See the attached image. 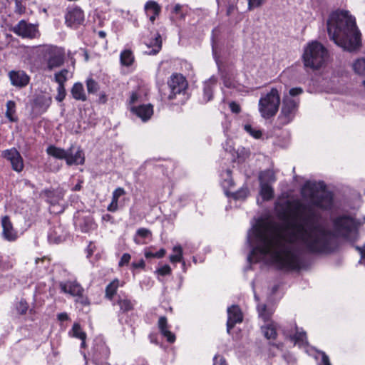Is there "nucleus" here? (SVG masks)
<instances>
[{"label": "nucleus", "mask_w": 365, "mask_h": 365, "mask_svg": "<svg viewBox=\"0 0 365 365\" xmlns=\"http://www.w3.org/2000/svg\"><path fill=\"white\" fill-rule=\"evenodd\" d=\"M302 197L309 201L306 205L299 200L287 201V210L282 218L289 220L287 229L255 226L248 233L247 242L252 250L247 259L257 262L269 257L279 269H299L302 259L298 245L312 254H329L336 247V237L322 222L321 215L313 207L329 210L333 195L326 189L324 182L307 181L302 187Z\"/></svg>", "instance_id": "obj_1"}, {"label": "nucleus", "mask_w": 365, "mask_h": 365, "mask_svg": "<svg viewBox=\"0 0 365 365\" xmlns=\"http://www.w3.org/2000/svg\"><path fill=\"white\" fill-rule=\"evenodd\" d=\"M327 27L330 39L344 50L352 52L361 48V32L355 18L348 11L332 12L327 20Z\"/></svg>", "instance_id": "obj_2"}, {"label": "nucleus", "mask_w": 365, "mask_h": 365, "mask_svg": "<svg viewBox=\"0 0 365 365\" xmlns=\"http://www.w3.org/2000/svg\"><path fill=\"white\" fill-rule=\"evenodd\" d=\"M47 163H49L50 170L52 171H57L60 169L61 164L57 163L56 165L52 166V161L56 159L65 160L67 165H82L84 163L85 158L84 153L79 148L74 151L73 148H70L68 150H63L55 146H49L47 148Z\"/></svg>", "instance_id": "obj_3"}, {"label": "nucleus", "mask_w": 365, "mask_h": 365, "mask_svg": "<svg viewBox=\"0 0 365 365\" xmlns=\"http://www.w3.org/2000/svg\"><path fill=\"white\" fill-rule=\"evenodd\" d=\"M327 58V50L317 41L309 43L304 48L303 60L306 67L318 69L325 63Z\"/></svg>", "instance_id": "obj_4"}, {"label": "nucleus", "mask_w": 365, "mask_h": 365, "mask_svg": "<svg viewBox=\"0 0 365 365\" xmlns=\"http://www.w3.org/2000/svg\"><path fill=\"white\" fill-rule=\"evenodd\" d=\"M280 104V96L278 90L272 88L269 92L262 96L259 101V112L261 116L269 119L276 115Z\"/></svg>", "instance_id": "obj_5"}, {"label": "nucleus", "mask_w": 365, "mask_h": 365, "mask_svg": "<svg viewBox=\"0 0 365 365\" xmlns=\"http://www.w3.org/2000/svg\"><path fill=\"white\" fill-rule=\"evenodd\" d=\"M333 227L337 235L349 239L350 235L356 229V222L354 218L344 215L334 220Z\"/></svg>", "instance_id": "obj_6"}, {"label": "nucleus", "mask_w": 365, "mask_h": 365, "mask_svg": "<svg viewBox=\"0 0 365 365\" xmlns=\"http://www.w3.org/2000/svg\"><path fill=\"white\" fill-rule=\"evenodd\" d=\"M298 108V102L289 96L283 98L282 106L277 121L281 126L289 123L294 118Z\"/></svg>", "instance_id": "obj_7"}, {"label": "nucleus", "mask_w": 365, "mask_h": 365, "mask_svg": "<svg viewBox=\"0 0 365 365\" xmlns=\"http://www.w3.org/2000/svg\"><path fill=\"white\" fill-rule=\"evenodd\" d=\"M168 85L170 88L168 95L169 100L176 98L177 95L184 93L187 88L186 78L180 73H173L168 81Z\"/></svg>", "instance_id": "obj_8"}, {"label": "nucleus", "mask_w": 365, "mask_h": 365, "mask_svg": "<svg viewBox=\"0 0 365 365\" xmlns=\"http://www.w3.org/2000/svg\"><path fill=\"white\" fill-rule=\"evenodd\" d=\"M10 30L22 38H34L38 33L36 26L32 24L28 23L25 20L19 21V23Z\"/></svg>", "instance_id": "obj_9"}, {"label": "nucleus", "mask_w": 365, "mask_h": 365, "mask_svg": "<svg viewBox=\"0 0 365 365\" xmlns=\"http://www.w3.org/2000/svg\"><path fill=\"white\" fill-rule=\"evenodd\" d=\"M65 21L68 27L77 29L85 21L83 11L78 6L68 8L65 15Z\"/></svg>", "instance_id": "obj_10"}, {"label": "nucleus", "mask_w": 365, "mask_h": 365, "mask_svg": "<svg viewBox=\"0 0 365 365\" xmlns=\"http://www.w3.org/2000/svg\"><path fill=\"white\" fill-rule=\"evenodd\" d=\"M47 53L48 54L47 66L49 68L58 67L63 63L65 59L63 48L52 45L47 46Z\"/></svg>", "instance_id": "obj_11"}, {"label": "nucleus", "mask_w": 365, "mask_h": 365, "mask_svg": "<svg viewBox=\"0 0 365 365\" xmlns=\"http://www.w3.org/2000/svg\"><path fill=\"white\" fill-rule=\"evenodd\" d=\"M2 158L11 163L12 169L16 172H21L24 169V161L19 152L14 148L2 151Z\"/></svg>", "instance_id": "obj_12"}, {"label": "nucleus", "mask_w": 365, "mask_h": 365, "mask_svg": "<svg viewBox=\"0 0 365 365\" xmlns=\"http://www.w3.org/2000/svg\"><path fill=\"white\" fill-rule=\"evenodd\" d=\"M11 84L18 88L27 86L30 82V76L23 70H11L8 73Z\"/></svg>", "instance_id": "obj_13"}, {"label": "nucleus", "mask_w": 365, "mask_h": 365, "mask_svg": "<svg viewBox=\"0 0 365 365\" xmlns=\"http://www.w3.org/2000/svg\"><path fill=\"white\" fill-rule=\"evenodd\" d=\"M92 359L96 365L106 361L110 356V349L103 341L96 342L92 348Z\"/></svg>", "instance_id": "obj_14"}, {"label": "nucleus", "mask_w": 365, "mask_h": 365, "mask_svg": "<svg viewBox=\"0 0 365 365\" xmlns=\"http://www.w3.org/2000/svg\"><path fill=\"white\" fill-rule=\"evenodd\" d=\"M68 71L67 69H62L56 73L53 76V81L58 83L57 95L55 99L58 102H62L66 96V91L64 83L68 80Z\"/></svg>", "instance_id": "obj_15"}, {"label": "nucleus", "mask_w": 365, "mask_h": 365, "mask_svg": "<svg viewBox=\"0 0 365 365\" xmlns=\"http://www.w3.org/2000/svg\"><path fill=\"white\" fill-rule=\"evenodd\" d=\"M31 114L36 117L46 110V95L42 91L37 93L33 96V99L31 102Z\"/></svg>", "instance_id": "obj_16"}, {"label": "nucleus", "mask_w": 365, "mask_h": 365, "mask_svg": "<svg viewBox=\"0 0 365 365\" xmlns=\"http://www.w3.org/2000/svg\"><path fill=\"white\" fill-rule=\"evenodd\" d=\"M2 236L9 241L14 242L18 238V232L14 228L13 224L9 216L5 215L1 218Z\"/></svg>", "instance_id": "obj_17"}, {"label": "nucleus", "mask_w": 365, "mask_h": 365, "mask_svg": "<svg viewBox=\"0 0 365 365\" xmlns=\"http://www.w3.org/2000/svg\"><path fill=\"white\" fill-rule=\"evenodd\" d=\"M113 304H117L119 307L118 315L119 317H120L122 314H126L133 310L135 305V302L129 298L128 295L123 294H119L118 296V299L115 302L113 303Z\"/></svg>", "instance_id": "obj_18"}, {"label": "nucleus", "mask_w": 365, "mask_h": 365, "mask_svg": "<svg viewBox=\"0 0 365 365\" xmlns=\"http://www.w3.org/2000/svg\"><path fill=\"white\" fill-rule=\"evenodd\" d=\"M242 312L238 306L232 305L227 309V331L229 333L237 323L242 322Z\"/></svg>", "instance_id": "obj_19"}, {"label": "nucleus", "mask_w": 365, "mask_h": 365, "mask_svg": "<svg viewBox=\"0 0 365 365\" xmlns=\"http://www.w3.org/2000/svg\"><path fill=\"white\" fill-rule=\"evenodd\" d=\"M130 111L139 117L143 121H147L153 114V108L151 104H143L139 106H131Z\"/></svg>", "instance_id": "obj_20"}, {"label": "nucleus", "mask_w": 365, "mask_h": 365, "mask_svg": "<svg viewBox=\"0 0 365 365\" xmlns=\"http://www.w3.org/2000/svg\"><path fill=\"white\" fill-rule=\"evenodd\" d=\"M60 287L63 293H68L73 297H77L83 294L84 289L76 281H69L67 282H61Z\"/></svg>", "instance_id": "obj_21"}, {"label": "nucleus", "mask_w": 365, "mask_h": 365, "mask_svg": "<svg viewBox=\"0 0 365 365\" xmlns=\"http://www.w3.org/2000/svg\"><path fill=\"white\" fill-rule=\"evenodd\" d=\"M158 325L161 334L166 338L168 342L173 343L175 341V336L169 330L170 326L167 318L164 316L160 317L158 319Z\"/></svg>", "instance_id": "obj_22"}, {"label": "nucleus", "mask_w": 365, "mask_h": 365, "mask_svg": "<svg viewBox=\"0 0 365 365\" xmlns=\"http://www.w3.org/2000/svg\"><path fill=\"white\" fill-rule=\"evenodd\" d=\"M145 11L150 21L153 22L161 11L160 6L155 1H148L145 4Z\"/></svg>", "instance_id": "obj_23"}, {"label": "nucleus", "mask_w": 365, "mask_h": 365, "mask_svg": "<svg viewBox=\"0 0 365 365\" xmlns=\"http://www.w3.org/2000/svg\"><path fill=\"white\" fill-rule=\"evenodd\" d=\"M124 282H120L117 278L112 280L106 287L105 289V298L109 301H113L114 296L116 294L117 290L120 287H123Z\"/></svg>", "instance_id": "obj_24"}, {"label": "nucleus", "mask_w": 365, "mask_h": 365, "mask_svg": "<svg viewBox=\"0 0 365 365\" xmlns=\"http://www.w3.org/2000/svg\"><path fill=\"white\" fill-rule=\"evenodd\" d=\"M287 336L290 338L292 341L299 346H303L307 344L306 332L302 329L299 330L297 326H295L294 333H287Z\"/></svg>", "instance_id": "obj_25"}, {"label": "nucleus", "mask_w": 365, "mask_h": 365, "mask_svg": "<svg viewBox=\"0 0 365 365\" xmlns=\"http://www.w3.org/2000/svg\"><path fill=\"white\" fill-rule=\"evenodd\" d=\"M125 195V190L123 187H117L112 193L111 202L108 206V210L115 212L118 209V200L120 197Z\"/></svg>", "instance_id": "obj_26"}, {"label": "nucleus", "mask_w": 365, "mask_h": 365, "mask_svg": "<svg viewBox=\"0 0 365 365\" xmlns=\"http://www.w3.org/2000/svg\"><path fill=\"white\" fill-rule=\"evenodd\" d=\"M216 79L213 77L205 82L203 87V100L205 103L212 100L213 88L216 86Z\"/></svg>", "instance_id": "obj_27"}, {"label": "nucleus", "mask_w": 365, "mask_h": 365, "mask_svg": "<svg viewBox=\"0 0 365 365\" xmlns=\"http://www.w3.org/2000/svg\"><path fill=\"white\" fill-rule=\"evenodd\" d=\"M162 48L161 36L159 34H156L154 39L148 44V50L145 53L148 55H156L160 52Z\"/></svg>", "instance_id": "obj_28"}, {"label": "nucleus", "mask_w": 365, "mask_h": 365, "mask_svg": "<svg viewBox=\"0 0 365 365\" xmlns=\"http://www.w3.org/2000/svg\"><path fill=\"white\" fill-rule=\"evenodd\" d=\"M71 92L73 98L77 101H86L87 100L86 94L81 83H75Z\"/></svg>", "instance_id": "obj_29"}, {"label": "nucleus", "mask_w": 365, "mask_h": 365, "mask_svg": "<svg viewBox=\"0 0 365 365\" xmlns=\"http://www.w3.org/2000/svg\"><path fill=\"white\" fill-rule=\"evenodd\" d=\"M63 192L61 189L57 188L53 191L47 190V201L53 207L59 204V202L63 199Z\"/></svg>", "instance_id": "obj_30"}, {"label": "nucleus", "mask_w": 365, "mask_h": 365, "mask_svg": "<svg viewBox=\"0 0 365 365\" xmlns=\"http://www.w3.org/2000/svg\"><path fill=\"white\" fill-rule=\"evenodd\" d=\"M259 184L271 185L274 182L276 181V177L274 171L268 169L260 172L259 175Z\"/></svg>", "instance_id": "obj_31"}, {"label": "nucleus", "mask_w": 365, "mask_h": 365, "mask_svg": "<svg viewBox=\"0 0 365 365\" xmlns=\"http://www.w3.org/2000/svg\"><path fill=\"white\" fill-rule=\"evenodd\" d=\"M173 254L170 255L169 259L172 263L182 262V266L185 265V262L183 260L182 248L180 245H176L173 248Z\"/></svg>", "instance_id": "obj_32"}, {"label": "nucleus", "mask_w": 365, "mask_h": 365, "mask_svg": "<svg viewBox=\"0 0 365 365\" xmlns=\"http://www.w3.org/2000/svg\"><path fill=\"white\" fill-rule=\"evenodd\" d=\"M5 115L10 122L18 121V117L16 115V103L14 101H7Z\"/></svg>", "instance_id": "obj_33"}, {"label": "nucleus", "mask_w": 365, "mask_h": 365, "mask_svg": "<svg viewBox=\"0 0 365 365\" xmlns=\"http://www.w3.org/2000/svg\"><path fill=\"white\" fill-rule=\"evenodd\" d=\"M352 68L354 73L359 76H365V56L354 60L352 63Z\"/></svg>", "instance_id": "obj_34"}, {"label": "nucleus", "mask_w": 365, "mask_h": 365, "mask_svg": "<svg viewBox=\"0 0 365 365\" xmlns=\"http://www.w3.org/2000/svg\"><path fill=\"white\" fill-rule=\"evenodd\" d=\"M257 312L259 317L264 322H268L271 319L274 310L272 307H267L265 304H260L257 306Z\"/></svg>", "instance_id": "obj_35"}, {"label": "nucleus", "mask_w": 365, "mask_h": 365, "mask_svg": "<svg viewBox=\"0 0 365 365\" xmlns=\"http://www.w3.org/2000/svg\"><path fill=\"white\" fill-rule=\"evenodd\" d=\"M134 56L133 52L129 49H125L120 53V63L125 66H130L134 61Z\"/></svg>", "instance_id": "obj_36"}, {"label": "nucleus", "mask_w": 365, "mask_h": 365, "mask_svg": "<svg viewBox=\"0 0 365 365\" xmlns=\"http://www.w3.org/2000/svg\"><path fill=\"white\" fill-rule=\"evenodd\" d=\"M262 331L267 339H275L277 338L276 327L273 322L262 326Z\"/></svg>", "instance_id": "obj_37"}, {"label": "nucleus", "mask_w": 365, "mask_h": 365, "mask_svg": "<svg viewBox=\"0 0 365 365\" xmlns=\"http://www.w3.org/2000/svg\"><path fill=\"white\" fill-rule=\"evenodd\" d=\"M79 227L83 232H88L96 227L93 220L90 217H83L79 222Z\"/></svg>", "instance_id": "obj_38"}, {"label": "nucleus", "mask_w": 365, "mask_h": 365, "mask_svg": "<svg viewBox=\"0 0 365 365\" xmlns=\"http://www.w3.org/2000/svg\"><path fill=\"white\" fill-rule=\"evenodd\" d=\"M172 13L175 16L176 18L182 19L188 13V7L185 5L176 4L173 7Z\"/></svg>", "instance_id": "obj_39"}, {"label": "nucleus", "mask_w": 365, "mask_h": 365, "mask_svg": "<svg viewBox=\"0 0 365 365\" xmlns=\"http://www.w3.org/2000/svg\"><path fill=\"white\" fill-rule=\"evenodd\" d=\"M260 195L264 200H269L274 196V190L271 185L260 184Z\"/></svg>", "instance_id": "obj_40"}, {"label": "nucleus", "mask_w": 365, "mask_h": 365, "mask_svg": "<svg viewBox=\"0 0 365 365\" xmlns=\"http://www.w3.org/2000/svg\"><path fill=\"white\" fill-rule=\"evenodd\" d=\"M62 229L61 227H54L53 230L51 232L48 236V241L52 243H60L63 241V237L61 235Z\"/></svg>", "instance_id": "obj_41"}, {"label": "nucleus", "mask_w": 365, "mask_h": 365, "mask_svg": "<svg viewBox=\"0 0 365 365\" xmlns=\"http://www.w3.org/2000/svg\"><path fill=\"white\" fill-rule=\"evenodd\" d=\"M71 331L73 333V336L76 338H78L82 341L81 346L85 345V340L86 338V333L82 330L81 326L76 323L73 324Z\"/></svg>", "instance_id": "obj_42"}, {"label": "nucleus", "mask_w": 365, "mask_h": 365, "mask_svg": "<svg viewBox=\"0 0 365 365\" xmlns=\"http://www.w3.org/2000/svg\"><path fill=\"white\" fill-rule=\"evenodd\" d=\"M227 178L223 180L222 182V186L225 190L226 194H227V190L232 187L235 185V182L231 177V171L227 170L226 172Z\"/></svg>", "instance_id": "obj_43"}, {"label": "nucleus", "mask_w": 365, "mask_h": 365, "mask_svg": "<svg viewBox=\"0 0 365 365\" xmlns=\"http://www.w3.org/2000/svg\"><path fill=\"white\" fill-rule=\"evenodd\" d=\"M86 88L88 93H96L99 89V85L98 82H96L93 78H88L86 80Z\"/></svg>", "instance_id": "obj_44"}, {"label": "nucleus", "mask_w": 365, "mask_h": 365, "mask_svg": "<svg viewBox=\"0 0 365 365\" xmlns=\"http://www.w3.org/2000/svg\"><path fill=\"white\" fill-rule=\"evenodd\" d=\"M28 309H29V304H28L27 302L24 299H21L16 304V310L17 313L21 315L25 314L27 312Z\"/></svg>", "instance_id": "obj_45"}, {"label": "nucleus", "mask_w": 365, "mask_h": 365, "mask_svg": "<svg viewBox=\"0 0 365 365\" xmlns=\"http://www.w3.org/2000/svg\"><path fill=\"white\" fill-rule=\"evenodd\" d=\"M245 130L250 135L254 137L256 139L260 138L262 136V132L260 130L257 129L256 128H253L250 124H246L244 125Z\"/></svg>", "instance_id": "obj_46"}, {"label": "nucleus", "mask_w": 365, "mask_h": 365, "mask_svg": "<svg viewBox=\"0 0 365 365\" xmlns=\"http://www.w3.org/2000/svg\"><path fill=\"white\" fill-rule=\"evenodd\" d=\"M166 254V250L164 248H161L159 251L156 252L147 251L145 252V257L148 258H157L160 259L165 256Z\"/></svg>", "instance_id": "obj_47"}, {"label": "nucleus", "mask_w": 365, "mask_h": 365, "mask_svg": "<svg viewBox=\"0 0 365 365\" xmlns=\"http://www.w3.org/2000/svg\"><path fill=\"white\" fill-rule=\"evenodd\" d=\"M249 195V190L247 187H242L232 194L235 200H245Z\"/></svg>", "instance_id": "obj_48"}, {"label": "nucleus", "mask_w": 365, "mask_h": 365, "mask_svg": "<svg viewBox=\"0 0 365 365\" xmlns=\"http://www.w3.org/2000/svg\"><path fill=\"white\" fill-rule=\"evenodd\" d=\"M15 8L14 12L19 15H22L26 13V6L23 4L22 0H14Z\"/></svg>", "instance_id": "obj_49"}, {"label": "nucleus", "mask_w": 365, "mask_h": 365, "mask_svg": "<svg viewBox=\"0 0 365 365\" xmlns=\"http://www.w3.org/2000/svg\"><path fill=\"white\" fill-rule=\"evenodd\" d=\"M151 232L147 228H139L136 232V236L141 238H148L151 236Z\"/></svg>", "instance_id": "obj_50"}, {"label": "nucleus", "mask_w": 365, "mask_h": 365, "mask_svg": "<svg viewBox=\"0 0 365 365\" xmlns=\"http://www.w3.org/2000/svg\"><path fill=\"white\" fill-rule=\"evenodd\" d=\"M156 273L161 276L168 275L171 273V268L169 265L165 264L156 270Z\"/></svg>", "instance_id": "obj_51"}, {"label": "nucleus", "mask_w": 365, "mask_h": 365, "mask_svg": "<svg viewBox=\"0 0 365 365\" xmlns=\"http://www.w3.org/2000/svg\"><path fill=\"white\" fill-rule=\"evenodd\" d=\"M212 365H228V364H227V361L224 356H222L220 354H216L213 357V364Z\"/></svg>", "instance_id": "obj_52"}, {"label": "nucleus", "mask_w": 365, "mask_h": 365, "mask_svg": "<svg viewBox=\"0 0 365 365\" xmlns=\"http://www.w3.org/2000/svg\"><path fill=\"white\" fill-rule=\"evenodd\" d=\"M76 297V303L81 304L83 306H88L90 304L88 298L86 296H84L83 294H81V295H78Z\"/></svg>", "instance_id": "obj_53"}, {"label": "nucleus", "mask_w": 365, "mask_h": 365, "mask_svg": "<svg viewBox=\"0 0 365 365\" xmlns=\"http://www.w3.org/2000/svg\"><path fill=\"white\" fill-rule=\"evenodd\" d=\"M130 259H131V256L130 254L124 253L118 262V266L123 267L124 265L128 264Z\"/></svg>", "instance_id": "obj_54"}, {"label": "nucleus", "mask_w": 365, "mask_h": 365, "mask_svg": "<svg viewBox=\"0 0 365 365\" xmlns=\"http://www.w3.org/2000/svg\"><path fill=\"white\" fill-rule=\"evenodd\" d=\"M264 2V0H248V9L252 10L253 9L260 6Z\"/></svg>", "instance_id": "obj_55"}, {"label": "nucleus", "mask_w": 365, "mask_h": 365, "mask_svg": "<svg viewBox=\"0 0 365 365\" xmlns=\"http://www.w3.org/2000/svg\"><path fill=\"white\" fill-rule=\"evenodd\" d=\"M319 354L321 356V361L319 365H331L329 356L324 352L320 351Z\"/></svg>", "instance_id": "obj_56"}, {"label": "nucleus", "mask_w": 365, "mask_h": 365, "mask_svg": "<svg viewBox=\"0 0 365 365\" xmlns=\"http://www.w3.org/2000/svg\"><path fill=\"white\" fill-rule=\"evenodd\" d=\"M229 106L231 111L234 113H239L241 110L240 105L235 101L230 103Z\"/></svg>", "instance_id": "obj_57"}, {"label": "nucleus", "mask_w": 365, "mask_h": 365, "mask_svg": "<svg viewBox=\"0 0 365 365\" xmlns=\"http://www.w3.org/2000/svg\"><path fill=\"white\" fill-rule=\"evenodd\" d=\"M303 90L301 88H292L289 90V95L291 96H296L301 94Z\"/></svg>", "instance_id": "obj_58"}, {"label": "nucleus", "mask_w": 365, "mask_h": 365, "mask_svg": "<svg viewBox=\"0 0 365 365\" xmlns=\"http://www.w3.org/2000/svg\"><path fill=\"white\" fill-rule=\"evenodd\" d=\"M138 99V95L137 94V93L135 92H133L130 96V98H129V106L131 107L133 106L132 105L134 104L135 102H137Z\"/></svg>", "instance_id": "obj_59"}, {"label": "nucleus", "mask_w": 365, "mask_h": 365, "mask_svg": "<svg viewBox=\"0 0 365 365\" xmlns=\"http://www.w3.org/2000/svg\"><path fill=\"white\" fill-rule=\"evenodd\" d=\"M132 267L134 268V269H138V268H144L145 267V262L143 259H140L139 261L138 262H133L132 263Z\"/></svg>", "instance_id": "obj_60"}, {"label": "nucleus", "mask_w": 365, "mask_h": 365, "mask_svg": "<svg viewBox=\"0 0 365 365\" xmlns=\"http://www.w3.org/2000/svg\"><path fill=\"white\" fill-rule=\"evenodd\" d=\"M58 319L61 322L67 321L68 319V315L66 312L59 313L57 315Z\"/></svg>", "instance_id": "obj_61"}, {"label": "nucleus", "mask_w": 365, "mask_h": 365, "mask_svg": "<svg viewBox=\"0 0 365 365\" xmlns=\"http://www.w3.org/2000/svg\"><path fill=\"white\" fill-rule=\"evenodd\" d=\"M107 96L105 93H101L99 95L98 102L100 103H106L107 102Z\"/></svg>", "instance_id": "obj_62"}, {"label": "nucleus", "mask_w": 365, "mask_h": 365, "mask_svg": "<svg viewBox=\"0 0 365 365\" xmlns=\"http://www.w3.org/2000/svg\"><path fill=\"white\" fill-rule=\"evenodd\" d=\"M82 182H83L82 180H79V182L73 187L72 190L79 191L82 187V186H81Z\"/></svg>", "instance_id": "obj_63"}, {"label": "nucleus", "mask_w": 365, "mask_h": 365, "mask_svg": "<svg viewBox=\"0 0 365 365\" xmlns=\"http://www.w3.org/2000/svg\"><path fill=\"white\" fill-rule=\"evenodd\" d=\"M132 365H148L144 359H140Z\"/></svg>", "instance_id": "obj_64"}]
</instances>
